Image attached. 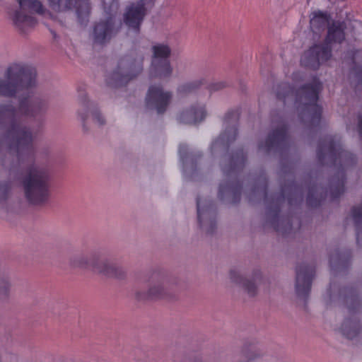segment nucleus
<instances>
[{"mask_svg":"<svg viewBox=\"0 0 362 362\" xmlns=\"http://www.w3.org/2000/svg\"><path fill=\"white\" fill-rule=\"evenodd\" d=\"M351 252L348 250L343 252L336 250L329 256V264L335 274L346 270L350 264Z\"/></svg>","mask_w":362,"mask_h":362,"instance_id":"obj_26","label":"nucleus"},{"mask_svg":"<svg viewBox=\"0 0 362 362\" xmlns=\"http://www.w3.org/2000/svg\"><path fill=\"white\" fill-rule=\"evenodd\" d=\"M315 274L313 264L303 262L296 267L295 291L298 298L304 301L309 297Z\"/></svg>","mask_w":362,"mask_h":362,"instance_id":"obj_14","label":"nucleus"},{"mask_svg":"<svg viewBox=\"0 0 362 362\" xmlns=\"http://www.w3.org/2000/svg\"><path fill=\"white\" fill-rule=\"evenodd\" d=\"M351 213L356 230V242L358 243L360 233H362V204L354 206Z\"/></svg>","mask_w":362,"mask_h":362,"instance_id":"obj_32","label":"nucleus"},{"mask_svg":"<svg viewBox=\"0 0 362 362\" xmlns=\"http://www.w3.org/2000/svg\"><path fill=\"white\" fill-rule=\"evenodd\" d=\"M207 116L206 105L196 103L182 110L177 117L179 123L187 125H196L202 122Z\"/></svg>","mask_w":362,"mask_h":362,"instance_id":"obj_21","label":"nucleus"},{"mask_svg":"<svg viewBox=\"0 0 362 362\" xmlns=\"http://www.w3.org/2000/svg\"><path fill=\"white\" fill-rule=\"evenodd\" d=\"M97 273L120 280L125 279L127 276V271L123 267L104 257L103 253L99 266H98Z\"/></svg>","mask_w":362,"mask_h":362,"instance_id":"obj_24","label":"nucleus"},{"mask_svg":"<svg viewBox=\"0 0 362 362\" xmlns=\"http://www.w3.org/2000/svg\"><path fill=\"white\" fill-rule=\"evenodd\" d=\"M332 284H330V291H332Z\"/></svg>","mask_w":362,"mask_h":362,"instance_id":"obj_37","label":"nucleus"},{"mask_svg":"<svg viewBox=\"0 0 362 362\" xmlns=\"http://www.w3.org/2000/svg\"><path fill=\"white\" fill-rule=\"evenodd\" d=\"M345 38L343 23L334 22L328 27L327 35L322 45L332 47V42L341 43Z\"/></svg>","mask_w":362,"mask_h":362,"instance_id":"obj_28","label":"nucleus"},{"mask_svg":"<svg viewBox=\"0 0 362 362\" xmlns=\"http://www.w3.org/2000/svg\"><path fill=\"white\" fill-rule=\"evenodd\" d=\"M356 88L358 91H362V72L358 75V83L356 86Z\"/></svg>","mask_w":362,"mask_h":362,"instance_id":"obj_36","label":"nucleus"},{"mask_svg":"<svg viewBox=\"0 0 362 362\" xmlns=\"http://www.w3.org/2000/svg\"><path fill=\"white\" fill-rule=\"evenodd\" d=\"M196 362H203V361H196Z\"/></svg>","mask_w":362,"mask_h":362,"instance_id":"obj_39","label":"nucleus"},{"mask_svg":"<svg viewBox=\"0 0 362 362\" xmlns=\"http://www.w3.org/2000/svg\"><path fill=\"white\" fill-rule=\"evenodd\" d=\"M197 219L201 230L207 235H213L217 230V209L211 199L197 197Z\"/></svg>","mask_w":362,"mask_h":362,"instance_id":"obj_9","label":"nucleus"},{"mask_svg":"<svg viewBox=\"0 0 362 362\" xmlns=\"http://www.w3.org/2000/svg\"><path fill=\"white\" fill-rule=\"evenodd\" d=\"M143 60V57L136 53L122 57L117 68L107 76V83L112 87L126 86L141 73Z\"/></svg>","mask_w":362,"mask_h":362,"instance_id":"obj_8","label":"nucleus"},{"mask_svg":"<svg viewBox=\"0 0 362 362\" xmlns=\"http://www.w3.org/2000/svg\"><path fill=\"white\" fill-rule=\"evenodd\" d=\"M20 6V10L15 12L13 21L14 24L21 30L25 27H30L36 23L35 18L24 13L29 10L38 14H42L45 8L39 0H17Z\"/></svg>","mask_w":362,"mask_h":362,"instance_id":"obj_16","label":"nucleus"},{"mask_svg":"<svg viewBox=\"0 0 362 362\" xmlns=\"http://www.w3.org/2000/svg\"><path fill=\"white\" fill-rule=\"evenodd\" d=\"M179 154L182 163L185 175L194 179L197 171V162L198 159L202 157V153L198 151H189L188 146L182 144L179 146Z\"/></svg>","mask_w":362,"mask_h":362,"instance_id":"obj_23","label":"nucleus"},{"mask_svg":"<svg viewBox=\"0 0 362 362\" xmlns=\"http://www.w3.org/2000/svg\"><path fill=\"white\" fill-rule=\"evenodd\" d=\"M238 120L237 112L228 110L223 117V131L210 146L212 155L223 153L220 161L223 179L219 184L217 196L218 199L226 204H238L243 191V184L240 183L238 177L245 167L247 155L242 148L238 149L231 154L228 153L230 146L238 136Z\"/></svg>","mask_w":362,"mask_h":362,"instance_id":"obj_3","label":"nucleus"},{"mask_svg":"<svg viewBox=\"0 0 362 362\" xmlns=\"http://www.w3.org/2000/svg\"><path fill=\"white\" fill-rule=\"evenodd\" d=\"M119 28L111 16L96 23L93 29V40L95 44L104 45L118 33Z\"/></svg>","mask_w":362,"mask_h":362,"instance_id":"obj_20","label":"nucleus"},{"mask_svg":"<svg viewBox=\"0 0 362 362\" xmlns=\"http://www.w3.org/2000/svg\"><path fill=\"white\" fill-rule=\"evenodd\" d=\"M151 75L159 78H168L173 74L169 57L171 49L167 45L157 44L152 47Z\"/></svg>","mask_w":362,"mask_h":362,"instance_id":"obj_10","label":"nucleus"},{"mask_svg":"<svg viewBox=\"0 0 362 362\" xmlns=\"http://www.w3.org/2000/svg\"><path fill=\"white\" fill-rule=\"evenodd\" d=\"M317 157L322 165L334 166L337 173L329 182V188L324 189L315 182L308 185L307 205L311 208L320 206L329 192L332 199L339 197L345 191V169L356 163V158L351 152L343 149L338 136L327 135L318 144Z\"/></svg>","mask_w":362,"mask_h":362,"instance_id":"obj_4","label":"nucleus"},{"mask_svg":"<svg viewBox=\"0 0 362 362\" xmlns=\"http://www.w3.org/2000/svg\"><path fill=\"white\" fill-rule=\"evenodd\" d=\"M310 28L315 33H320L321 30L328 28L329 18L327 13L322 11H315L313 13V18L310 21Z\"/></svg>","mask_w":362,"mask_h":362,"instance_id":"obj_29","label":"nucleus"},{"mask_svg":"<svg viewBox=\"0 0 362 362\" xmlns=\"http://www.w3.org/2000/svg\"><path fill=\"white\" fill-rule=\"evenodd\" d=\"M332 57V47L327 45H315L305 52L301 58L303 66L313 70L317 69L320 64Z\"/></svg>","mask_w":362,"mask_h":362,"instance_id":"obj_18","label":"nucleus"},{"mask_svg":"<svg viewBox=\"0 0 362 362\" xmlns=\"http://www.w3.org/2000/svg\"><path fill=\"white\" fill-rule=\"evenodd\" d=\"M102 253L99 250H93L87 255L83 253L74 255L69 258V265L74 269H90L97 273Z\"/></svg>","mask_w":362,"mask_h":362,"instance_id":"obj_22","label":"nucleus"},{"mask_svg":"<svg viewBox=\"0 0 362 362\" xmlns=\"http://www.w3.org/2000/svg\"><path fill=\"white\" fill-rule=\"evenodd\" d=\"M51 174L47 166L36 163L28 165L21 178L23 195L27 202L34 206H43L50 196Z\"/></svg>","mask_w":362,"mask_h":362,"instance_id":"obj_6","label":"nucleus"},{"mask_svg":"<svg viewBox=\"0 0 362 362\" xmlns=\"http://www.w3.org/2000/svg\"><path fill=\"white\" fill-rule=\"evenodd\" d=\"M49 7L57 12H63L75 8L78 23L86 24L90 15L88 0H48Z\"/></svg>","mask_w":362,"mask_h":362,"instance_id":"obj_15","label":"nucleus"},{"mask_svg":"<svg viewBox=\"0 0 362 362\" xmlns=\"http://www.w3.org/2000/svg\"><path fill=\"white\" fill-rule=\"evenodd\" d=\"M230 279L240 286L250 297L257 294L258 286L262 281V274L259 269H254L251 274L243 276L236 270L230 272Z\"/></svg>","mask_w":362,"mask_h":362,"instance_id":"obj_17","label":"nucleus"},{"mask_svg":"<svg viewBox=\"0 0 362 362\" xmlns=\"http://www.w3.org/2000/svg\"><path fill=\"white\" fill-rule=\"evenodd\" d=\"M154 4L155 0H136L126 9L124 15L125 24L138 34L144 17L153 7Z\"/></svg>","mask_w":362,"mask_h":362,"instance_id":"obj_13","label":"nucleus"},{"mask_svg":"<svg viewBox=\"0 0 362 362\" xmlns=\"http://www.w3.org/2000/svg\"><path fill=\"white\" fill-rule=\"evenodd\" d=\"M53 35H54V37H56V33H52Z\"/></svg>","mask_w":362,"mask_h":362,"instance_id":"obj_38","label":"nucleus"},{"mask_svg":"<svg viewBox=\"0 0 362 362\" xmlns=\"http://www.w3.org/2000/svg\"><path fill=\"white\" fill-rule=\"evenodd\" d=\"M293 168V163L281 158L279 171L281 184L279 194H268L267 178L264 170H261L257 176H251L250 188L245 192L250 202H257L264 199L266 207L264 227L273 228L284 236L290 235L300 227L298 218H290L279 216L281 206L286 199L290 206H297L303 202V187L297 185L294 182Z\"/></svg>","mask_w":362,"mask_h":362,"instance_id":"obj_2","label":"nucleus"},{"mask_svg":"<svg viewBox=\"0 0 362 362\" xmlns=\"http://www.w3.org/2000/svg\"><path fill=\"white\" fill-rule=\"evenodd\" d=\"M11 284L10 279L4 272H0V301L8 299Z\"/></svg>","mask_w":362,"mask_h":362,"instance_id":"obj_31","label":"nucleus"},{"mask_svg":"<svg viewBox=\"0 0 362 362\" xmlns=\"http://www.w3.org/2000/svg\"><path fill=\"white\" fill-rule=\"evenodd\" d=\"M148 291H136L138 300L171 298L175 293L185 289V285L179 277L170 275L165 270L156 268L151 272Z\"/></svg>","mask_w":362,"mask_h":362,"instance_id":"obj_7","label":"nucleus"},{"mask_svg":"<svg viewBox=\"0 0 362 362\" xmlns=\"http://www.w3.org/2000/svg\"><path fill=\"white\" fill-rule=\"evenodd\" d=\"M78 100L81 107L78 109V115L83 123V129L84 132H88L86 120L88 118L89 112L91 113L93 119L99 126H103L105 124L106 121L105 117L98 110L97 105L87 99L85 90H78Z\"/></svg>","mask_w":362,"mask_h":362,"instance_id":"obj_19","label":"nucleus"},{"mask_svg":"<svg viewBox=\"0 0 362 362\" xmlns=\"http://www.w3.org/2000/svg\"><path fill=\"white\" fill-rule=\"evenodd\" d=\"M321 89L322 83L317 80L302 86L296 93L289 83H281L276 88V95L284 104L295 96L299 118L302 123L311 129L318 127L320 122L322 110L317 102Z\"/></svg>","mask_w":362,"mask_h":362,"instance_id":"obj_5","label":"nucleus"},{"mask_svg":"<svg viewBox=\"0 0 362 362\" xmlns=\"http://www.w3.org/2000/svg\"><path fill=\"white\" fill-rule=\"evenodd\" d=\"M339 298L344 300L350 313L359 312L362 309V300L354 288H342L339 291Z\"/></svg>","mask_w":362,"mask_h":362,"instance_id":"obj_25","label":"nucleus"},{"mask_svg":"<svg viewBox=\"0 0 362 362\" xmlns=\"http://www.w3.org/2000/svg\"><path fill=\"white\" fill-rule=\"evenodd\" d=\"M228 86L227 83L225 81H220L214 83L211 85V89L214 91L220 90L221 89H223Z\"/></svg>","mask_w":362,"mask_h":362,"instance_id":"obj_35","label":"nucleus"},{"mask_svg":"<svg viewBox=\"0 0 362 362\" xmlns=\"http://www.w3.org/2000/svg\"><path fill=\"white\" fill-rule=\"evenodd\" d=\"M38 153L40 158L46 159L49 162L53 155L52 148L49 145L42 146L39 149Z\"/></svg>","mask_w":362,"mask_h":362,"instance_id":"obj_34","label":"nucleus"},{"mask_svg":"<svg viewBox=\"0 0 362 362\" xmlns=\"http://www.w3.org/2000/svg\"><path fill=\"white\" fill-rule=\"evenodd\" d=\"M173 93L163 88L161 85H152L146 96V107L158 115H164L172 103Z\"/></svg>","mask_w":362,"mask_h":362,"instance_id":"obj_11","label":"nucleus"},{"mask_svg":"<svg viewBox=\"0 0 362 362\" xmlns=\"http://www.w3.org/2000/svg\"><path fill=\"white\" fill-rule=\"evenodd\" d=\"M13 184L10 180L0 181V206L6 204L13 194Z\"/></svg>","mask_w":362,"mask_h":362,"instance_id":"obj_30","label":"nucleus"},{"mask_svg":"<svg viewBox=\"0 0 362 362\" xmlns=\"http://www.w3.org/2000/svg\"><path fill=\"white\" fill-rule=\"evenodd\" d=\"M287 132V125L281 124L268 134L265 140L258 143V151L264 155L272 152L282 153L288 146Z\"/></svg>","mask_w":362,"mask_h":362,"instance_id":"obj_12","label":"nucleus"},{"mask_svg":"<svg viewBox=\"0 0 362 362\" xmlns=\"http://www.w3.org/2000/svg\"><path fill=\"white\" fill-rule=\"evenodd\" d=\"M202 81H194L180 86L177 91L180 94H187L191 93L201 86Z\"/></svg>","mask_w":362,"mask_h":362,"instance_id":"obj_33","label":"nucleus"},{"mask_svg":"<svg viewBox=\"0 0 362 362\" xmlns=\"http://www.w3.org/2000/svg\"><path fill=\"white\" fill-rule=\"evenodd\" d=\"M37 86V71L28 64H11L0 78V96L18 97V108L11 103H0V165L11 171L20 163L33 160L35 134L21 122L19 115L42 124L49 108V97L33 94Z\"/></svg>","mask_w":362,"mask_h":362,"instance_id":"obj_1","label":"nucleus"},{"mask_svg":"<svg viewBox=\"0 0 362 362\" xmlns=\"http://www.w3.org/2000/svg\"><path fill=\"white\" fill-rule=\"evenodd\" d=\"M340 331L349 339L362 337V325L355 316L346 318L342 322Z\"/></svg>","mask_w":362,"mask_h":362,"instance_id":"obj_27","label":"nucleus"}]
</instances>
